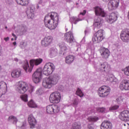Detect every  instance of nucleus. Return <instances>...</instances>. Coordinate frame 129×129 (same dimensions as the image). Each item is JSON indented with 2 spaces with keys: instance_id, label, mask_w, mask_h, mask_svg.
<instances>
[{
  "instance_id": "obj_1",
  "label": "nucleus",
  "mask_w": 129,
  "mask_h": 129,
  "mask_svg": "<svg viewBox=\"0 0 129 129\" xmlns=\"http://www.w3.org/2000/svg\"><path fill=\"white\" fill-rule=\"evenodd\" d=\"M54 70H55V66L53 63H46L43 70L42 68H39L33 74L32 80L33 82L36 84L41 82V80H42V72L46 76H49L54 72Z\"/></svg>"
},
{
  "instance_id": "obj_2",
  "label": "nucleus",
  "mask_w": 129,
  "mask_h": 129,
  "mask_svg": "<svg viewBox=\"0 0 129 129\" xmlns=\"http://www.w3.org/2000/svg\"><path fill=\"white\" fill-rule=\"evenodd\" d=\"M49 16H45L44 20V25L46 28L49 30H54L57 28L58 24H59V15L56 12H52L49 18Z\"/></svg>"
},
{
  "instance_id": "obj_3",
  "label": "nucleus",
  "mask_w": 129,
  "mask_h": 129,
  "mask_svg": "<svg viewBox=\"0 0 129 129\" xmlns=\"http://www.w3.org/2000/svg\"><path fill=\"white\" fill-rule=\"evenodd\" d=\"M59 79H60L59 75L58 74H54L49 78L43 79L42 86L45 88H48L49 89L53 85H56V84L58 83Z\"/></svg>"
},
{
  "instance_id": "obj_4",
  "label": "nucleus",
  "mask_w": 129,
  "mask_h": 129,
  "mask_svg": "<svg viewBox=\"0 0 129 129\" xmlns=\"http://www.w3.org/2000/svg\"><path fill=\"white\" fill-rule=\"evenodd\" d=\"M42 62H43V59L40 58L31 59L30 60V67L29 65L28 62H26L23 64L22 65V67L26 71V73H28V72L31 73L32 72V70H33V68H34V66H35H35H38V65H40Z\"/></svg>"
},
{
  "instance_id": "obj_5",
  "label": "nucleus",
  "mask_w": 129,
  "mask_h": 129,
  "mask_svg": "<svg viewBox=\"0 0 129 129\" xmlns=\"http://www.w3.org/2000/svg\"><path fill=\"white\" fill-rule=\"evenodd\" d=\"M17 91L19 93L21 94H24V93H25L27 91L29 93H32V92L34 91V87L25 85V83L23 82H19L17 88Z\"/></svg>"
},
{
  "instance_id": "obj_6",
  "label": "nucleus",
  "mask_w": 129,
  "mask_h": 129,
  "mask_svg": "<svg viewBox=\"0 0 129 129\" xmlns=\"http://www.w3.org/2000/svg\"><path fill=\"white\" fill-rule=\"evenodd\" d=\"M110 93V88L107 86H102L99 88L98 94L100 97H106Z\"/></svg>"
},
{
  "instance_id": "obj_7",
  "label": "nucleus",
  "mask_w": 129,
  "mask_h": 129,
  "mask_svg": "<svg viewBox=\"0 0 129 129\" xmlns=\"http://www.w3.org/2000/svg\"><path fill=\"white\" fill-rule=\"evenodd\" d=\"M49 100L51 103H59L61 100V94L59 92L51 93L49 96Z\"/></svg>"
},
{
  "instance_id": "obj_8",
  "label": "nucleus",
  "mask_w": 129,
  "mask_h": 129,
  "mask_svg": "<svg viewBox=\"0 0 129 129\" xmlns=\"http://www.w3.org/2000/svg\"><path fill=\"white\" fill-rule=\"evenodd\" d=\"M103 39H104V36H103V30H99L94 34L92 41L93 42H96V43H100Z\"/></svg>"
},
{
  "instance_id": "obj_9",
  "label": "nucleus",
  "mask_w": 129,
  "mask_h": 129,
  "mask_svg": "<svg viewBox=\"0 0 129 129\" xmlns=\"http://www.w3.org/2000/svg\"><path fill=\"white\" fill-rule=\"evenodd\" d=\"M119 6V0H110L108 3V9L109 11H113L118 8Z\"/></svg>"
},
{
  "instance_id": "obj_10",
  "label": "nucleus",
  "mask_w": 129,
  "mask_h": 129,
  "mask_svg": "<svg viewBox=\"0 0 129 129\" xmlns=\"http://www.w3.org/2000/svg\"><path fill=\"white\" fill-rule=\"evenodd\" d=\"M64 40H66L67 43H70V44L74 43V42H75V39H74V36H73L72 32L69 31L65 33Z\"/></svg>"
},
{
  "instance_id": "obj_11",
  "label": "nucleus",
  "mask_w": 129,
  "mask_h": 129,
  "mask_svg": "<svg viewBox=\"0 0 129 129\" xmlns=\"http://www.w3.org/2000/svg\"><path fill=\"white\" fill-rule=\"evenodd\" d=\"M117 20V13L113 12L106 16V21L109 24H112Z\"/></svg>"
},
{
  "instance_id": "obj_12",
  "label": "nucleus",
  "mask_w": 129,
  "mask_h": 129,
  "mask_svg": "<svg viewBox=\"0 0 129 129\" xmlns=\"http://www.w3.org/2000/svg\"><path fill=\"white\" fill-rule=\"evenodd\" d=\"M110 70H111L110 66L107 62H104L99 66V71L101 72H105V73L108 74L110 72Z\"/></svg>"
},
{
  "instance_id": "obj_13",
  "label": "nucleus",
  "mask_w": 129,
  "mask_h": 129,
  "mask_svg": "<svg viewBox=\"0 0 129 129\" xmlns=\"http://www.w3.org/2000/svg\"><path fill=\"white\" fill-rule=\"evenodd\" d=\"M53 42V37L52 36H47L41 41V45L43 47H49Z\"/></svg>"
},
{
  "instance_id": "obj_14",
  "label": "nucleus",
  "mask_w": 129,
  "mask_h": 129,
  "mask_svg": "<svg viewBox=\"0 0 129 129\" xmlns=\"http://www.w3.org/2000/svg\"><path fill=\"white\" fill-rule=\"evenodd\" d=\"M119 118L122 121H129V111L124 110L119 115Z\"/></svg>"
},
{
  "instance_id": "obj_15",
  "label": "nucleus",
  "mask_w": 129,
  "mask_h": 129,
  "mask_svg": "<svg viewBox=\"0 0 129 129\" xmlns=\"http://www.w3.org/2000/svg\"><path fill=\"white\" fill-rule=\"evenodd\" d=\"M94 9L95 10L96 16H97L98 17H102V18L106 17V13L104 12L103 9L98 6L95 7Z\"/></svg>"
},
{
  "instance_id": "obj_16",
  "label": "nucleus",
  "mask_w": 129,
  "mask_h": 129,
  "mask_svg": "<svg viewBox=\"0 0 129 129\" xmlns=\"http://www.w3.org/2000/svg\"><path fill=\"white\" fill-rule=\"evenodd\" d=\"M120 37L123 42H129V29L123 30L120 34Z\"/></svg>"
},
{
  "instance_id": "obj_17",
  "label": "nucleus",
  "mask_w": 129,
  "mask_h": 129,
  "mask_svg": "<svg viewBox=\"0 0 129 129\" xmlns=\"http://www.w3.org/2000/svg\"><path fill=\"white\" fill-rule=\"evenodd\" d=\"M99 51L101 55L104 59H107V58L109 57V55H110L109 50L107 48H105V47H101L99 49Z\"/></svg>"
},
{
  "instance_id": "obj_18",
  "label": "nucleus",
  "mask_w": 129,
  "mask_h": 129,
  "mask_svg": "<svg viewBox=\"0 0 129 129\" xmlns=\"http://www.w3.org/2000/svg\"><path fill=\"white\" fill-rule=\"evenodd\" d=\"M102 24H103V19L100 17H97L94 20L93 26L96 29H100L101 27H102Z\"/></svg>"
},
{
  "instance_id": "obj_19",
  "label": "nucleus",
  "mask_w": 129,
  "mask_h": 129,
  "mask_svg": "<svg viewBox=\"0 0 129 129\" xmlns=\"http://www.w3.org/2000/svg\"><path fill=\"white\" fill-rule=\"evenodd\" d=\"M119 88L121 90H129V80H122L120 84Z\"/></svg>"
},
{
  "instance_id": "obj_20",
  "label": "nucleus",
  "mask_w": 129,
  "mask_h": 129,
  "mask_svg": "<svg viewBox=\"0 0 129 129\" xmlns=\"http://www.w3.org/2000/svg\"><path fill=\"white\" fill-rule=\"evenodd\" d=\"M28 122L30 125V128H34V127H35V126L37 124V120H36V119L34 117L33 114L29 115Z\"/></svg>"
},
{
  "instance_id": "obj_21",
  "label": "nucleus",
  "mask_w": 129,
  "mask_h": 129,
  "mask_svg": "<svg viewBox=\"0 0 129 129\" xmlns=\"http://www.w3.org/2000/svg\"><path fill=\"white\" fill-rule=\"evenodd\" d=\"M112 128V123L108 120H105L101 124V129H111Z\"/></svg>"
},
{
  "instance_id": "obj_22",
  "label": "nucleus",
  "mask_w": 129,
  "mask_h": 129,
  "mask_svg": "<svg viewBox=\"0 0 129 129\" xmlns=\"http://www.w3.org/2000/svg\"><path fill=\"white\" fill-rule=\"evenodd\" d=\"M35 11V7H30L27 9L26 13L27 14V16L29 19H33L35 16V14H34V12Z\"/></svg>"
},
{
  "instance_id": "obj_23",
  "label": "nucleus",
  "mask_w": 129,
  "mask_h": 129,
  "mask_svg": "<svg viewBox=\"0 0 129 129\" xmlns=\"http://www.w3.org/2000/svg\"><path fill=\"white\" fill-rule=\"evenodd\" d=\"M21 71L20 69L13 71L11 73L13 78H19L21 76Z\"/></svg>"
},
{
  "instance_id": "obj_24",
  "label": "nucleus",
  "mask_w": 129,
  "mask_h": 129,
  "mask_svg": "<svg viewBox=\"0 0 129 129\" xmlns=\"http://www.w3.org/2000/svg\"><path fill=\"white\" fill-rule=\"evenodd\" d=\"M18 5L27 7L29 5V0H15Z\"/></svg>"
},
{
  "instance_id": "obj_25",
  "label": "nucleus",
  "mask_w": 129,
  "mask_h": 129,
  "mask_svg": "<svg viewBox=\"0 0 129 129\" xmlns=\"http://www.w3.org/2000/svg\"><path fill=\"white\" fill-rule=\"evenodd\" d=\"M83 20H84V18L81 19L79 17L77 18V17H73L70 19V21L71 24H75V25H76L78 22H79V21H83Z\"/></svg>"
},
{
  "instance_id": "obj_26",
  "label": "nucleus",
  "mask_w": 129,
  "mask_h": 129,
  "mask_svg": "<svg viewBox=\"0 0 129 129\" xmlns=\"http://www.w3.org/2000/svg\"><path fill=\"white\" fill-rule=\"evenodd\" d=\"M59 48L61 50V51H62L63 52V55L64 54H66V51L67 50V46L65 45L64 42H61L59 43Z\"/></svg>"
},
{
  "instance_id": "obj_27",
  "label": "nucleus",
  "mask_w": 129,
  "mask_h": 129,
  "mask_svg": "<svg viewBox=\"0 0 129 129\" xmlns=\"http://www.w3.org/2000/svg\"><path fill=\"white\" fill-rule=\"evenodd\" d=\"M65 61L67 64H71L74 61V56L73 55H69L66 57Z\"/></svg>"
},
{
  "instance_id": "obj_28",
  "label": "nucleus",
  "mask_w": 129,
  "mask_h": 129,
  "mask_svg": "<svg viewBox=\"0 0 129 129\" xmlns=\"http://www.w3.org/2000/svg\"><path fill=\"white\" fill-rule=\"evenodd\" d=\"M49 55L51 58L55 57V56L57 55V49L55 48H50V52Z\"/></svg>"
},
{
  "instance_id": "obj_29",
  "label": "nucleus",
  "mask_w": 129,
  "mask_h": 129,
  "mask_svg": "<svg viewBox=\"0 0 129 129\" xmlns=\"http://www.w3.org/2000/svg\"><path fill=\"white\" fill-rule=\"evenodd\" d=\"M8 121L11 120L14 124H16L18 122V119L15 116L11 115L8 119Z\"/></svg>"
},
{
  "instance_id": "obj_30",
  "label": "nucleus",
  "mask_w": 129,
  "mask_h": 129,
  "mask_svg": "<svg viewBox=\"0 0 129 129\" xmlns=\"http://www.w3.org/2000/svg\"><path fill=\"white\" fill-rule=\"evenodd\" d=\"M53 113H58L60 111V107L56 104L52 105Z\"/></svg>"
},
{
  "instance_id": "obj_31",
  "label": "nucleus",
  "mask_w": 129,
  "mask_h": 129,
  "mask_svg": "<svg viewBox=\"0 0 129 129\" xmlns=\"http://www.w3.org/2000/svg\"><path fill=\"white\" fill-rule=\"evenodd\" d=\"M71 129H81V124L79 122H75Z\"/></svg>"
},
{
  "instance_id": "obj_32",
  "label": "nucleus",
  "mask_w": 129,
  "mask_h": 129,
  "mask_svg": "<svg viewBox=\"0 0 129 129\" xmlns=\"http://www.w3.org/2000/svg\"><path fill=\"white\" fill-rule=\"evenodd\" d=\"M46 112L49 114H53V105H49L46 107Z\"/></svg>"
},
{
  "instance_id": "obj_33",
  "label": "nucleus",
  "mask_w": 129,
  "mask_h": 129,
  "mask_svg": "<svg viewBox=\"0 0 129 129\" xmlns=\"http://www.w3.org/2000/svg\"><path fill=\"white\" fill-rule=\"evenodd\" d=\"M99 118L97 116H90L88 117V120L90 122H96Z\"/></svg>"
},
{
  "instance_id": "obj_34",
  "label": "nucleus",
  "mask_w": 129,
  "mask_h": 129,
  "mask_svg": "<svg viewBox=\"0 0 129 129\" xmlns=\"http://www.w3.org/2000/svg\"><path fill=\"white\" fill-rule=\"evenodd\" d=\"M28 105L29 106V107H31L32 108H35V107H37V104L33 101V100H30L29 102L28 103Z\"/></svg>"
},
{
  "instance_id": "obj_35",
  "label": "nucleus",
  "mask_w": 129,
  "mask_h": 129,
  "mask_svg": "<svg viewBox=\"0 0 129 129\" xmlns=\"http://www.w3.org/2000/svg\"><path fill=\"white\" fill-rule=\"evenodd\" d=\"M76 94L78 96H80V97H83V96H84V94L83 93V92H82V91L79 88H78L76 91Z\"/></svg>"
},
{
  "instance_id": "obj_36",
  "label": "nucleus",
  "mask_w": 129,
  "mask_h": 129,
  "mask_svg": "<svg viewBox=\"0 0 129 129\" xmlns=\"http://www.w3.org/2000/svg\"><path fill=\"white\" fill-rule=\"evenodd\" d=\"M27 30H28V28L27 27V26L25 25L24 24H23L21 25V27L20 28L21 33H25V32H27Z\"/></svg>"
},
{
  "instance_id": "obj_37",
  "label": "nucleus",
  "mask_w": 129,
  "mask_h": 129,
  "mask_svg": "<svg viewBox=\"0 0 129 129\" xmlns=\"http://www.w3.org/2000/svg\"><path fill=\"white\" fill-rule=\"evenodd\" d=\"M20 98H21L22 100H23L25 102H28V95H22L20 96Z\"/></svg>"
},
{
  "instance_id": "obj_38",
  "label": "nucleus",
  "mask_w": 129,
  "mask_h": 129,
  "mask_svg": "<svg viewBox=\"0 0 129 129\" xmlns=\"http://www.w3.org/2000/svg\"><path fill=\"white\" fill-rule=\"evenodd\" d=\"M96 109L98 112H100L101 113H105L106 109L104 107L97 108Z\"/></svg>"
},
{
  "instance_id": "obj_39",
  "label": "nucleus",
  "mask_w": 129,
  "mask_h": 129,
  "mask_svg": "<svg viewBox=\"0 0 129 129\" xmlns=\"http://www.w3.org/2000/svg\"><path fill=\"white\" fill-rule=\"evenodd\" d=\"M116 100L118 104H121L123 102V98H122V96H120L116 99Z\"/></svg>"
},
{
  "instance_id": "obj_40",
  "label": "nucleus",
  "mask_w": 129,
  "mask_h": 129,
  "mask_svg": "<svg viewBox=\"0 0 129 129\" xmlns=\"http://www.w3.org/2000/svg\"><path fill=\"white\" fill-rule=\"evenodd\" d=\"M27 46V44L25 43L24 42H21L20 47L21 48V49H25L26 47Z\"/></svg>"
},
{
  "instance_id": "obj_41",
  "label": "nucleus",
  "mask_w": 129,
  "mask_h": 129,
  "mask_svg": "<svg viewBox=\"0 0 129 129\" xmlns=\"http://www.w3.org/2000/svg\"><path fill=\"white\" fill-rule=\"evenodd\" d=\"M124 72L125 75H126L127 76H129V66L126 67V68L124 69Z\"/></svg>"
},
{
  "instance_id": "obj_42",
  "label": "nucleus",
  "mask_w": 129,
  "mask_h": 129,
  "mask_svg": "<svg viewBox=\"0 0 129 129\" xmlns=\"http://www.w3.org/2000/svg\"><path fill=\"white\" fill-rule=\"evenodd\" d=\"M118 107H119L118 105H114L110 107L109 109L110 110H116V109H118Z\"/></svg>"
},
{
  "instance_id": "obj_43",
  "label": "nucleus",
  "mask_w": 129,
  "mask_h": 129,
  "mask_svg": "<svg viewBox=\"0 0 129 129\" xmlns=\"http://www.w3.org/2000/svg\"><path fill=\"white\" fill-rule=\"evenodd\" d=\"M6 3L9 6H12L14 4V1L13 0H6Z\"/></svg>"
},
{
  "instance_id": "obj_44",
  "label": "nucleus",
  "mask_w": 129,
  "mask_h": 129,
  "mask_svg": "<svg viewBox=\"0 0 129 129\" xmlns=\"http://www.w3.org/2000/svg\"><path fill=\"white\" fill-rule=\"evenodd\" d=\"M73 104L74 106H77L78 105V99H75L73 102Z\"/></svg>"
},
{
  "instance_id": "obj_45",
  "label": "nucleus",
  "mask_w": 129,
  "mask_h": 129,
  "mask_svg": "<svg viewBox=\"0 0 129 129\" xmlns=\"http://www.w3.org/2000/svg\"><path fill=\"white\" fill-rule=\"evenodd\" d=\"M110 81L112 83H116L117 82V79H115V78H110Z\"/></svg>"
},
{
  "instance_id": "obj_46",
  "label": "nucleus",
  "mask_w": 129,
  "mask_h": 129,
  "mask_svg": "<svg viewBox=\"0 0 129 129\" xmlns=\"http://www.w3.org/2000/svg\"><path fill=\"white\" fill-rule=\"evenodd\" d=\"M88 129H94L95 126L93 124H89L87 125Z\"/></svg>"
},
{
  "instance_id": "obj_47",
  "label": "nucleus",
  "mask_w": 129,
  "mask_h": 129,
  "mask_svg": "<svg viewBox=\"0 0 129 129\" xmlns=\"http://www.w3.org/2000/svg\"><path fill=\"white\" fill-rule=\"evenodd\" d=\"M3 85H5L6 88H8V86H7V83H6L5 82H0V89L1 88H2V87H3Z\"/></svg>"
},
{
  "instance_id": "obj_48",
  "label": "nucleus",
  "mask_w": 129,
  "mask_h": 129,
  "mask_svg": "<svg viewBox=\"0 0 129 129\" xmlns=\"http://www.w3.org/2000/svg\"><path fill=\"white\" fill-rule=\"evenodd\" d=\"M86 12H87L86 10H84L83 12H81L78 16L79 18H80V16H81V15L82 16H85Z\"/></svg>"
},
{
  "instance_id": "obj_49",
  "label": "nucleus",
  "mask_w": 129,
  "mask_h": 129,
  "mask_svg": "<svg viewBox=\"0 0 129 129\" xmlns=\"http://www.w3.org/2000/svg\"><path fill=\"white\" fill-rule=\"evenodd\" d=\"M9 40H10V37H9L4 38V40L6 41V42H8V41H9Z\"/></svg>"
},
{
  "instance_id": "obj_50",
  "label": "nucleus",
  "mask_w": 129,
  "mask_h": 129,
  "mask_svg": "<svg viewBox=\"0 0 129 129\" xmlns=\"http://www.w3.org/2000/svg\"><path fill=\"white\" fill-rule=\"evenodd\" d=\"M21 127H22V128L25 129V127H26V123H23V124H22V125L21 126Z\"/></svg>"
},
{
  "instance_id": "obj_51",
  "label": "nucleus",
  "mask_w": 129,
  "mask_h": 129,
  "mask_svg": "<svg viewBox=\"0 0 129 129\" xmlns=\"http://www.w3.org/2000/svg\"><path fill=\"white\" fill-rule=\"evenodd\" d=\"M12 36L13 37H14L15 40L16 41L17 40V38H18V37H17V36H16V35H15V34H14V33H12Z\"/></svg>"
},
{
  "instance_id": "obj_52",
  "label": "nucleus",
  "mask_w": 129,
  "mask_h": 129,
  "mask_svg": "<svg viewBox=\"0 0 129 129\" xmlns=\"http://www.w3.org/2000/svg\"><path fill=\"white\" fill-rule=\"evenodd\" d=\"M14 61H16V62H19V59L18 58H14Z\"/></svg>"
},
{
  "instance_id": "obj_53",
  "label": "nucleus",
  "mask_w": 129,
  "mask_h": 129,
  "mask_svg": "<svg viewBox=\"0 0 129 129\" xmlns=\"http://www.w3.org/2000/svg\"><path fill=\"white\" fill-rule=\"evenodd\" d=\"M39 4L40 5L43 4V0H40V1L39 2Z\"/></svg>"
},
{
  "instance_id": "obj_54",
  "label": "nucleus",
  "mask_w": 129,
  "mask_h": 129,
  "mask_svg": "<svg viewBox=\"0 0 129 129\" xmlns=\"http://www.w3.org/2000/svg\"><path fill=\"white\" fill-rule=\"evenodd\" d=\"M2 70H3V68L2 67V66L0 65V74Z\"/></svg>"
},
{
  "instance_id": "obj_55",
  "label": "nucleus",
  "mask_w": 129,
  "mask_h": 129,
  "mask_svg": "<svg viewBox=\"0 0 129 129\" xmlns=\"http://www.w3.org/2000/svg\"><path fill=\"white\" fill-rule=\"evenodd\" d=\"M103 2H104V3H108V2H109V0H102Z\"/></svg>"
},
{
  "instance_id": "obj_56",
  "label": "nucleus",
  "mask_w": 129,
  "mask_h": 129,
  "mask_svg": "<svg viewBox=\"0 0 129 129\" xmlns=\"http://www.w3.org/2000/svg\"><path fill=\"white\" fill-rule=\"evenodd\" d=\"M1 54H2V46H1V45H0V56H1Z\"/></svg>"
},
{
  "instance_id": "obj_57",
  "label": "nucleus",
  "mask_w": 129,
  "mask_h": 129,
  "mask_svg": "<svg viewBox=\"0 0 129 129\" xmlns=\"http://www.w3.org/2000/svg\"><path fill=\"white\" fill-rule=\"evenodd\" d=\"M13 44L14 45V46H16V45H17V42H14L13 43Z\"/></svg>"
},
{
  "instance_id": "obj_58",
  "label": "nucleus",
  "mask_w": 129,
  "mask_h": 129,
  "mask_svg": "<svg viewBox=\"0 0 129 129\" xmlns=\"http://www.w3.org/2000/svg\"><path fill=\"white\" fill-rule=\"evenodd\" d=\"M67 3H71L72 2V0H67Z\"/></svg>"
},
{
  "instance_id": "obj_59",
  "label": "nucleus",
  "mask_w": 129,
  "mask_h": 129,
  "mask_svg": "<svg viewBox=\"0 0 129 129\" xmlns=\"http://www.w3.org/2000/svg\"><path fill=\"white\" fill-rule=\"evenodd\" d=\"M40 7L38 5H37V7H36V9H39Z\"/></svg>"
},
{
  "instance_id": "obj_60",
  "label": "nucleus",
  "mask_w": 129,
  "mask_h": 129,
  "mask_svg": "<svg viewBox=\"0 0 129 129\" xmlns=\"http://www.w3.org/2000/svg\"><path fill=\"white\" fill-rule=\"evenodd\" d=\"M86 33H87V31L85 30V35H86Z\"/></svg>"
},
{
  "instance_id": "obj_61",
  "label": "nucleus",
  "mask_w": 129,
  "mask_h": 129,
  "mask_svg": "<svg viewBox=\"0 0 129 129\" xmlns=\"http://www.w3.org/2000/svg\"><path fill=\"white\" fill-rule=\"evenodd\" d=\"M79 5V3H76V6H78Z\"/></svg>"
},
{
  "instance_id": "obj_62",
  "label": "nucleus",
  "mask_w": 129,
  "mask_h": 129,
  "mask_svg": "<svg viewBox=\"0 0 129 129\" xmlns=\"http://www.w3.org/2000/svg\"><path fill=\"white\" fill-rule=\"evenodd\" d=\"M11 41H14V38H12Z\"/></svg>"
},
{
  "instance_id": "obj_63",
  "label": "nucleus",
  "mask_w": 129,
  "mask_h": 129,
  "mask_svg": "<svg viewBox=\"0 0 129 129\" xmlns=\"http://www.w3.org/2000/svg\"><path fill=\"white\" fill-rule=\"evenodd\" d=\"M5 29H8V26H6Z\"/></svg>"
},
{
  "instance_id": "obj_64",
  "label": "nucleus",
  "mask_w": 129,
  "mask_h": 129,
  "mask_svg": "<svg viewBox=\"0 0 129 129\" xmlns=\"http://www.w3.org/2000/svg\"><path fill=\"white\" fill-rule=\"evenodd\" d=\"M68 30V29H66V31L67 32V31Z\"/></svg>"
}]
</instances>
